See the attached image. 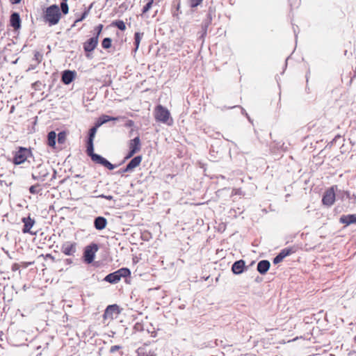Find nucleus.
<instances>
[{"label":"nucleus","mask_w":356,"mask_h":356,"mask_svg":"<svg viewBox=\"0 0 356 356\" xmlns=\"http://www.w3.org/2000/svg\"><path fill=\"white\" fill-rule=\"evenodd\" d=\"M46 257L49 258L52 261H55V257L52 256L51 254H47Z\"/></svg>","instance_id":"48"},{"label":"nucleus","mask_w":356,"mask_h":356,"mask_svg":"<svg viewBox=\"0 0 356 356\" xmlns=\"http://www.w3.org/2000/svg\"><path fill=\"white\" fill-rule=\"evenodd\" d=\"M10 24L15 30H17L21 27V19L18 13L15 12L11 14Z\"/></svg>","instance_id":"16"},{"label":"nucleus","mask_w":356,"mask_h":356,"mask_svg":"<svg viewBox=\"0 0 356 356\" xmlns=\"http://www.w3.org/2000/svg\"><path fill=\"white\" fill-rule=\"evenodd\" d=\"M270 263L268 260H261L257 264V269L261 275H265L269 270Z\"/></svg>","instance_id":"20"},{"label":"nucleus","mask_w":356,"mask_h":356,"mask_svg":"<svg viewBox=\"0 0 356 356\" xmlns=\"http://www.w3.org/2000/svg\"><path fill=\"white\" fill-rule=\"evenodd\" d=\"M112 25L117 27L120 31H124L126 29V25L122 20H116L113 22Z\"/></svg>","instance_id":"25"},{"label":"nucleus","mask_w":356,"mask_h":356,"mask_svg":"<svg viewBox=\"0 0 356 356\" xmlns=\"http://www.w3.org/2000/svg\"><path fill=\"white\" fill-rule=\"evenodd\" d=\"M74 177H76V178H83V175H74Z\"/></svg>","instance_id":"51"},{"label":"nucleus","mask_w":356,"mask_h":356,"mask_svg":"<svg viewBox=\"0 0 356 356\" xmlns=\"http://www.w3.org/2000/svg\"><path fill=\"white\" fill-rule=\"evenodd\" d=\"M154 118L157 122H160L168 125L172 124V119L170 118L169 111L162 105H158L154 110Z\"/></svg>","instance_id":"3"},{"label":"nucleus","mask_w":356,"mask_h":356,"mask_svg":"<svg viewBox=\"0 0 356 356\" xmlns=\"http://www.w3.org/2000/svg\"><path fill=\"white\" fill-rule=\"evenodd\" d=\"M97 190L93 191V193L95 194L94 195H97Z\"/></svg>","instance_id":"54"},{"label":"nucleus","mask_w":356,"mask_h":356,"mask_svg":"<svg viewBox=\"0 0 356 356\" xmlns=\"http://www.w3.org/2000/svg\"><path fill=\"white\" fill-rule=\"evenodd\" d=\"M295 249L293 248H286L282 249L279 254L273 259V264H277L280 263L286 257L291 255V254L295 252Z\"/></svg>","instance_id":"11"},{"label":"nucleus","mask_w":356,"mask_h":356,"mask_svg":"<svg viewBox=\"0 0 356 356\" xmlns=\"http://www.w3.org/2000/svg\"><path fill=\"white\" fill-rule=\"evenodd\" d=\"M66 140V134L64 131H60L58 134V143L60 144H63L65 143Z\"/></svg>","instance_id":"29"},{"label":"nucleus","mask_w":356,"mask_h":356,"mask_svg":"<svg viewBox=\"0 0 356 356\" xmlns=\"http://www.w3.org/2000/svg\"><path fill=\"white\" fill-rule=\"evenodd\" d=\"M65 263H66L67 264H72V259H65Z\"/></svg>","instance_id":"50"},{"label":"nucleus","mask_w":356,"mask_h":356,"mask_svg":"<svg viewBox=\"0 0 356 356\" xmlns=\"http://www.w3.org/2000/svg\"><path fill=\"white\" fill-rule=\"evenodd\" d=\"M116 271H117L118 274L119 275V277L120 279L122 277H127L130 276V275H131V271L127 268H122Z\"/></svg>","instance_id":"24"},{"label":"nucleus","mask_w":356,"mask_h":356,"mask_svg":"<svg viewBox=\"0 0 356 356\" xmlns=\"http://www.w3.org/2000/svg\"><path fill=\"white\" fill-rule=\"evenodd\" d=\"M31 156H32V152L30 149L20 147L14 155L13 163L22 164Z\"/></svg>","instance_id":"5"},{"label":"nucleus","mask_w":356,"mask_h":356,"mask_svg":"<svg viewBox=\"0 0 356 356\" xmlns=\"http://www.w3.org/2000/svg\"><path fill=\"white\" fill-rule=\"evenodd\" d=\"M98 39L97 37H92L83 43V49L86 52L92 51L98 44Z\"/></svg>","instance_id":"13"},{"label":"nucleus","mask_w":356,"mask_h":356,"mask_svg":"<svg viewBox=\"0 0 356 356\" xmlns=\"http://www.w3.org/2000/svg\"><path fill=\"white\" fill-rule=\"evenodd\" d=\"M56 134L54 131H51L47 134V144L49 147H54L56 145Z\"/></svg>","instance_id":"22"},{"label":"nucleus","mask_w":356,"mask_h":356,"mask_svg":"<svg viewBox=\"0 0 356 356\" xmlns=\"http://www.w3.org/2000/svg\"><path fill=\"white\" fill-rule=\"evenodd\" d=\"M92 197H97V198H104V199H106V200H113V197L112 195H92Z\"/></svg>","instance_id":"38"},{"label":"nucleus","mask_w":356,"mask_h":356,"mask_svg":"<svg viewBox=\"0 0 356 356\" xmlns=\"http://www.w3.org/2000/svg\"><path fill=\"white\" fill-rule=\"evenodd\" d=\"M42 54L39 51H35L34 54V60L37 61L38 63H40L42 60Z\"/></svg>","instance_id":"35"},{"label":"nucleus","mask_w":356,"mask_h":356,"mask_svg":"<svg viewBox=\"0 0 356 356\" xmlns=\"http://www.w3.org/2000/svg\"><path fill=\"white\" fill-rule=\"evenodd\" d=\"M75 76L76 72L74 71L65 70L63 72L61 76V81L64 84L68 85L73 81V80L75 79Z\"/></svg>","instance_id":"14"},{"label":"nucleus","mask_w":356,"mask_h":356,"mask_svg":"<svg viewBox=\"0 0 356 356\" xmlns=\"http://www.w3.org/2000/svg\"><path fill=\"white\" fill-rule=\"evenodd\" d=\"M125 172H131V170H128L127 169V166H126L124 168H121L118 172V173H119V174H123V173H125Z\"/></svg>","instance_id":"42"},{"label":"nucleus","mask_w":356,"mask_h":356,"mask_svg":"<svg viewBox=\"0 0 356 356\" xmlns=\"http://www.w3.org/2000/svg\"><path fill=\"white\" fill-rule=\"evenodd\" d=\"M88 14V11L83 12L81 14V17L75 20L74 23H77V22L83 21L87 17Z\"/></svg>","instance_id":"39"},{"label":"nucleus","mask_w":356,"mask_h":356,"mask_svg":"<svg viewBox=\"0 0 356 356\" xmlns=\"http://www.w3.org/2000/svg\"><path fill=\"white\" fill-rule=\"evenodd\" d=\"M31 264V262L30 263H24V267L26 268V267H28Z\"/></svg>","instance_id":"52"},{"label":"nucleus","mask_w":356,"mask_h":356,"mask_svg":"<svg viewBox=\"0 0 356 356\" xmlns=\"http://www.w3.org/2000/svg\"><path fill=\"white\" fill-rule=\"evenodd\" d=\"M290 5L292 6V3L291 2V0H289Z\"/></svg>","instance_id":"57"},{"label":"nucleus","mask_w":356,"mask_h":356,"mask_svg":"<svg viewBox=\"0 0 356 356\" xmlns=\"http://www.w3.org/2000/svg\"><path fill=\"white\" fill-rule=\"evenodd\" d=\"M38 187H39L38 184L31 186L29 189L30 193L33 194V195L38 194L40 192V190L38 189Z\"/></svg>","instance_id":"34"},{"label":"nucleus","mask_w":356,"mask_h":356,"mask_svg":"<svg viewBox=\"0 0 356 356\" xmlns=\"http://www.w3.org/2000/svg\"><path fill=\"white\" fill-rule=\"evenodd\" d=\"M120 348H121V346H117V345L112 346L110 348V353H114L115 352L120 350Z\"/></svg>","instance_id":"40"},{"label":"nucleus","mask_w":356,"mask_h":356,"mask_svg":"<svg viewBox=\"0 0 356 356\" xmlns=\"http://www.w3.org/2000/svg\"><path fill=\"white\" fill-rule=\"evenodd\" d=\"M3 182V181L2 180H0V184H2V183Z\"/></svg>","instance_id":"56"},{"label":"nucleus","mask_w":356,"mask_h":356,"mask_svg":"<svg viewBox=\"0 0 356 356\" xmlns=\"http://www.w3.org/2000/svg\"><path fill=\"white\" fill-rule=\"evenodd\" d=\"M19 269V265L17 263H15L12 265L11 270L13 271H17Z\"/></svg>","instance_id":"41"},{"label":"nucleus","mask_w":356,"mask_h":356,"mask_svg":"<svg viewBox=\"0 0 356 356\" xmlns=\"http://www.w3.org/2000/svg\"><path fill=\"white\" fill-rule=\"evenodd\" d=\"M61 17V13L59 7L56 4L51 5L47 8L44 19L48 23L49 26H51L57 24Z\"/></svg>","instance_id":"2"},{"label":"nucleus","mask_w":356,"mask_h":356,"mask_svg":"<svg viewBox=\"0 0 356 356\" xmlns=\"http://www.w3.org/2000/svg\"><path fill=\"white\" fill-rule=\"evenodd\" d=\"M50 170H51L53 171V175L51 178V181H52L53 179H55L56 177V170L52 168H50Z\"/></svg>","instance_id":"45"},{"label":"nucleus","mask_w":356,"mask_h":356,"mask_svg":"<svg viewBox=\"0 0 356 356\" xmlns=\"http://www.w3.org/2000/svg\"><path fill=\"white\" fill-rule=\"evenodd\" d=\"M60 250L65 255L72 256L76 252V243L75 242L66 241L62 245Z\"/></svg>","instance_id":"9"},{"label":"nucleus","mask_w":356,"mask_h":356,"mask_svg":"<svg viewBox=\"0 0 356 356\" xmlns=\"http://www.w3.org/2000/svg\"><path fill=\"white\" fill-rule=\"evenodd\" d=\"M134 121H133V120H129L127 122V123H126V126H127V127H131L134 126Z\"/></svg>","instance_id":"46"},{"label":"nucleus","mask_w":356,"mask_h":356,"mask_svg":"<svg viewBox=\"0 0 356 356\" xmlns=\"http://www.w3.org/2000/svg\"><path fill=\"white\" fill-rule=\"evenodd\" d=\"M345 194H346L347 198H348L350 200H351L352 198H354L355 200L356 199V197L354 195H351L350 193L348 191L345 192Z\"/></svg>","instance_id":"44"},{"label":"nucleus","mask_w":356,"mask_h":356,"mask_svg":"<svg viewBox=\"0 0 356 356\" xmlns=\"http://www.w3.org/2000/svg\"><path fill=\"white\" fill-rule=\"evenodd\" d=\"M129 146V152L127 154L124 156V161L129 159L131 158L135 154L138 152L141 149V143L139 136L135 137L134 139L130 140L128 144Z\"/></svg>","instance_id":"7"},{"label":"nucleus","mask_w":356,"mask_h":356,"mask_svg":"<svg viewBox=\"0 0 356 356\" xmlns=\"http://www.w3.org/2000/svg\"><path fill=\"white\" fill-rule=\"evenodd\" d=\"M119 118L111 117L107 115H102L99 117V119L102 120V123H106L109 121H115L118 120Z\"/></svg>","instance_id":"26"},{"label":"nucleus","mask_w":356,"mask_h":356,"mask_svg":"<svg viewBox=\"0 0 356 356\" xmlns=\"http://www.w3.org/2000/svg\"><path fill=\"white\" fill-rule=\"evenodd\" d=\"M60 9H61L62 13L64 15H66L68 13L69 7H68L67 2H61L60 3Z\"/></svg>","instance_id":"32"},{"label":"nucleus","mask_w":356,"mask_h":356,"mask_svg":"<svg viewBox=\"0 0 356 356\" xmlns=\"http://www.w3.org/2000/svg\"><path fill=\"white\" fill-rule=\"evenodd\" d=\"M151 356H156V355H151Z\"/></svg>","instance_id":"58"},{"label":"nucleus","mask_w":356,"mask_h":356,"mask_svg":"<svg viewBox=\"0 0 356 356\" xmlns=\"http://www.w3.org/2000/svg\"><path fill=\"white\" fill-rule=\"evenodd\" d=\"M143 157L141 155L134 157L127 165V169L131 172L137 168L141 163Z\"/></svg>","instance_id":"18"},{"label":"nucleus","mask_w":356,"mask_h":356,"mask_svg":"<svg viewBox=\"0 0 356 356\" xmlns=\"http://www.w3.org/2000/svg\"><path fill=\"white\" fill-rule=\"evenodd\" d=\"M9 1L12 4H17V3H19L21 1V0H9Z\"/></svg>","instance_id":"49"},{"label":"nucleus","mask_w":356,"mask_h":356,"mask_svg":"<svg viewBox=\"0 0 356 356\" xmlns=\"http://www.w3.org/2000/svg\"><path fill=\"white\" fill-rule=\"evenodd\" d=\"M104 280L107 282H109L111 284H115V283H118L120 280V278L119 275L118 274L117 271H115L113 273H109L108 275H107L104 277Z\"/></svg>","instance_id":"21"},{"label":"nucleus","mask_w":356,"mask_h":356,"mask_svg":"<svg viewBox=\"0 0 356 356\" xmlns=\"http://www.w3.org/2000/svg\"><path fill=\"white\" fill-rule=\"evenodd\" d=\"M143 35V33L136 32L134 34V45L135 49L134 51H136L139 47L140 40Z\"/></svg>","instance_id":"23"},{"label":"nucleus","mask_w":356,"mask_h":356,"mask_svg":"<svg viewBox=\"0 0 356 356\" xmlns=\"http://www.w3.org/2000/svg\"><path fill=\"white\" fill-rule=\"evenodd\" d=\"M112 40L110 38H105L102 42V46L104 49H107L111 47Z\"/></svg>","instance_id":"27"},{"label":"nucleus","mask_w":356,"mask_h":356,"mask_svg":"<svg viewBox=\"0 0 356 356\" xmlns=\"http://www.w3.org/2000/svg\"><path fill=\"white\" fill-rule=\"evenodd\" d=\"M51 167H48L47 165L39 164L34 169L31 176L34 180L44 181L47 176L49 175V170Z\"/></svg>","instance_id":"4"},{"label":"nucleus","mask_w":356,"mask_h":356,"mask_svg":"<svg viewBox=\"0 0 356 356\" xmlns=\"http://www.w3.org/2000/svg\"><path fill=\"white\" fill-rule=\"evenodd\" d=\"M104 124V123H102V120L99 119V118L97 119V122H95V127L98 129L100 126Z\"/></svg>","instance_id":"43"},{"label":"nucleus","mask_w":356,"mask_h":356,"mask_svg":"<svg viewBox=\"0 0 356 356\" xmlns=\"http://www.w3.org/2000/svg\"><path fill=\"white\" fill-rule=\"evenodd\" d=\"M120 312L119 306L117 305H108L103 314L104 319H113L114 315L117 316Z\"/></svg>","instance_id":"10"},{"label":"nucleus","mask_w":356,"mask_h":356,"mask_svg":"<svg viewBox=\"0 0 356 356\" xmlns=\"http://www.w3.org/2000/svg\"><path fill=\"white\" fill-rule=\"evenodd\" d=\"M202 0H188V3L191 8H195L198 6Z\"/></svg>","instance_id":"31"},{"label":"nucleus","mask_w":356,"mask_h":356,"mask_svg":"<svg viewBox=\"0 0 356 356\" xmlns=\"http://www.w3.org/2000/svg\"><path fill=\"white\" fill-rule=\"evenodd\" d=\"M248 267L245 266V262L243 259L235 261L232 266V271L235 275H240L246 270Z\"/></svg>","instance_id":"12"},{"label":"nucleus","mask_w":356,"mask_h":356,"mask_svg":"<svg viewBox=\"0 0 356 356\" xmlns=\"http://www.w3.org/2000/svg\"><path fill=\"white\" fill-rule=\"evenodd\" d=\"M107 225V220L103 216H97L94 220V227L97 230H102Z\"/></svg>","instance_id":"17"},{"label":"nucleus","mask_w":356,"mask_h":356,"mask_svg":"<svg viewBox=\"0 0 356 356\" xmlns=\"http://www.w3.org/2000/svg\"><path fill=\"white\" fill-rule=\"evenodd\" d=\"M102 29H103V25L102 24H99L98 26H97L95 28V33H94V36L93 37H97V38L99 40V36L102 31Z\"/></svg>","instance_id":"33"},{"label":"nucleus","mask_w":356,"mask_h":356,"mask_svg":"<svg viewBox=\"0 0 356 356\" xmlns=\"http://www.w3.org/2000/svg\"><path fill=\"white\" fill-rule=\"evenodd\" d=\"M62 2H67V0H61Z\"/></svg>","instance_id":"55"},{"label":"nucleus","mask_w":356,"mask_h":356,"mask_svg":"<svg viewBox=\"0 0 356 356\" xmlns=\"http://www.w3.org/2000/svg\"><path fill=\"white\" fill-rule=\"evenodd\" d=\"M335 201V193L334 187H331L325 191L323 195L322 203L326 207H331Z\"/></svg>","instance_id":"8"},{"label":"nucleus","mask_w":356,"mask_h":356,"mask_svg":"<svg viewBox=\"0 0 356 356\" xmlns=\"http://www.w3.org/2000/svg\"><path fill=\"white\" fill-rule=\"evenodd\" d=\"M97 129L92 127L89 129L88 139L86 141V154L90 157L91 160L95 163L100 164L110 170L115 168L116 165L112 164L107 159L101 155L94 152L93 140L96 134Z\"/></svg>","instance_id":"1"},{"label":"nucleus","mask_w":356,"mask_h":356,"mask_svg":"<svg viewBox=\"0 0 356 356\" xmlns=\"http://www.w3.org/2000/svg\"><path fill=\"white\" fill-rule=\"evenodd\" d=\"M154 0H149L147 3L143 8V13L148 12L152 6Z\"/></svg>","instance_id":"30"},{"label":"nucleus","mask_w":356,"mask_h":356,"mask_svg":"<svg viewBox=\"0 0 356 356\" xmlns=\"http://www.w3.org/2000/svg\"><path fill=\"white\" fill-rule=\"evenodd\" d=\"M293 31H294V33H295V36H296V38H297L296 29L295 27H293Z\"/></svg>","instance_id":"53"},{"label":"nucleus","mask_w":356,"mask_h":356,"mask_svg":"<svg viewBox=\"0 0 356 356\" xmlns=\"http://www.w3.org/2000/svg\"><path fill=\"white\" fill-rule=\"evenodd\" d=\"M22 222L24 223V227L22 229L23 233H30L33 234L31 232V229L35 224L34 219H32L30 216L24 217L22 219Z\"/></svg>","instance_id":"15"},{"label":"nucleus","mask_w":356,"mask_h":356,"mask_svg":"<svg viewBox=\"0 0 356 356\" xmlns=\"http://www.w3.org/2000/svg\"><path fill=\"white\" fill-rule=\"evenodd\" d=\"M45 84L40 81H37L32 84V88L35 90H42V87H44Z\"/></svg>","instance_id":"28"},{"label":"nucleus","mask_w":356,"mask_h":356,"mask_svg":"<svg viewBox=\"0 0 356 356\" xmlns=\"http://www.w3.org/2000/svg\"><path fill=\"white\" fill-rule=\"evenodd\" d=\"M134 330L135 332H141L143 330V325L140 323H136L134 326Z\"/></svg>","instance_id":"37"},{"label":"nucleus","mask_w":356,"mask_h":356,"mask_svg":"<svg viewBox=\"0 0 356 356\" xmlns=\"http://www.w3.org/2000/svg\"><path fill=\"white\" fill-rule=\"evenodd\" d=\"M99 250V246L97 243H92L87 245L83 251V260L86 264H91L95 257V254Z\"/></svg>","instance_id":"6"},{"label":"nucleus","mask_w":356,"mask_h":356,"mask_svg":"<svg viewBox=\"0 0 356 356\" xmlns=\"http://www.w3.org/2000/svg\"><path fill=\"white\" fill-rule=\"evenodd\" d=\"M149 234H150L149 233H146V234H143V236H142L143 240L148 241L149 240Z\"/></svg>","instance_id":"47"},{"label":"nucleus","mask_w":356,"mask_h":356,"mask_svg":"<svg viewBox=\"0 0 356 356\" xmlns=\"http://www.w3.org/2000/svg\"><path fill=\"white\" fill-rule=\"evenodd\" d=\"M339 222L342 224H345L346 226L356 223V215H342L339 218Z\"/></svg>","instance_id":"19"},{"label":"nucleus","mask_w":356,"mask_h":356,"mask_svg":"<svg viewBox=\"0 0 356 356\" xmlns=\"http://www.w3.org/2000/svg\"><path fill=\"white\" fill-rule=\"evenodd\" d=\"M235 107H239V108H241V113H242L243 115H244L248 118V121H249V122H252V120H251V118H250L249 115L248 114V113L246 112V111H245L243 107H241V106H232V107H230V108H235Z\"/></svg>","instance_id":"36"}]
</instances>
